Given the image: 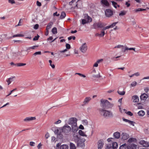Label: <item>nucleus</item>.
Instances as JSON below:
<instances>
[{"mask_svg": "<svg viewBox=\"0 0 149 149\" xmlns=\"http://www.w3.org/2000/svg\"><path fill=\"white\" fill-rule=\"evenodd\" d=\"M74 139L77 143V145L78 146L81 148H84L85 146L84 142L86 140L83 138H81V137L77 135H74L73 136Z\"/></svg>", "mask_w": 149, "mask_h": 149, "instance_id": "1", "label": "nucleus"}, {"mask_svg": "<svg viewBox=\"0 0 149 149\" xmlns=\"http://www.w3.org/2000/svg\"><path fill=\"white\" fill-rule=\"evenodd\" d=\"M100 106L104 109L111 108L113 106V104L110 103L107 100L101 99Z\"/></svg>", "mask_w": 149, "mask_h": 149, "instance_id": "2", "label": "nucleus"}, {"mask_svg": "<svg viewBox=\"0 0 149 149\" xmlns=\"http://www.w3.org/2000/svg\"><path fill=\"white\" fill-rule=\"evenodd\" d=\"M99 111L103 113V116L105 118L111 117L113 116L112 113L111 111H107L102 109H100Z\"/></svg>", "mask_w": 149, "mask_h": 149, "instance_id": "3", "label": "nucleus"}, {"mask_svg": "<svg viewBox=\"0 0 149 149\" xmlns=\"http://www.w3.org/2000/svg\"><path fill=\"white\" fill-rule=\"evenodd\" d=\"M62 132L66 135L68 134L71 131V127L67 124L61 127Z\"/></svg>", "mask_w": 149, "mask_h": 149, "instance_id": "4", "label": "nucleus"}, {"mask_svg": "<svg viewBox=\"0 0 149 149\" xmlns=\"http://www.w3.org/2000/svg\"><path fill=\"white\" fill-rule=\"evenodd\" d=\"M105 25L104 24L101 22H95L93 25V28L95 29H97L98 28H102Z\"/></svg>", "mask_w": 149, "mask_h": 149, "instance_id": "5", "label": "nucleus"}, {"mask_svg": "<svg viewBox=\"0 0 149 149\" xmlns=\"http://www.w3.org/2000/svg\"><path fill=\"white\" fill-rule=\"evenodd\" d=\"M77 120L75 118H70L68 120V123L71 126L77 124Z\"/></svg>", "mask_w": 149, "mask_h": 149, "instance_id": "6", "label": "nucleus"}, {"mask_svg": "<svg viewBox=\"0 0 149 149\" xmlns=\"http://www.w3.org/2000/svg\"><path fill=\"white\" fill-rule=\"evenodd\" d=\"M61 127L58 128L57 127H54L52 128V130L54 131L55 134L58 135H60L62 132Z\"/></svg>", "mask_w": 149, "mask_h": 149, "instance_id": "7", "label": "nucleus"}, {"mask_svg": "<svg viewBox=\"0 0 149 149\" xmlns=\"http://www.w3.org/2000/svg\"><path fill=\"white\" fill-rule=\"evenodd\" d=\"M80 50L83 53H85L87 49V46L86 43L83 44L79 48Z\"/></svg>", "mask_w": 149, "mask_h": 149, "instance_id": "8", "label": "nucleus"}, {"mask_svg": "<svg viewBox=\"0 0 149 149\" xmlns=\"http://www.w3.org/2000/svg\"><path fill=\"white\" fill-rule=\"evenodd\" d=\"M105 14L107 17H109L113 14V12L112 10L108 9L105 11Z\"/></svg>", "mask_w": 149, "mask_h": 149, "instance_id": "9", "label": "nucleus"}, {"mask_svg": "<svg viewBox=\"0 0 149 149\" xmlns=\"http://www.w3.org/2000/svg\"><path fill=\"white\" fill-rule=\"evenodd\" d=\"M139 143L144 147H148L149 146V144L148 142L144 140H141L139 142Z\"/></svg>", "mask_w": 149, "mask_h": 149, "instance_id": "10", "label": "nucleus"}, {"mask_svg": "<svg viewBox=\"0 0 149 149\" xmlns=\"http://www.w3.org/2000/svg\"><path fill=\"white\" fill-rule=\"evenodd\" d=\"M101 4L104 7H108L109 5V3L107 0H101Z\"/></svg>", "mask_w": 149, "mask_h": 149, "instance_id": "11", "label": "nucleus"}, {"mask_svg": "<svg viewBox=\"0 0 149 149\" xmlns=\"http://www.w3.org/2000/svg\"><path fill=\"white\" fill-rule=\"evenodd\" d=\"M122 139L124 140H126L128 139L130 137L129 135L126 133L123 132L121 134Z\"/></svg>", "mask_w": 149, "mask_h": 149, "instance_id": "12", "label": "nucleus"}, {"mask_svg": "<svg viewBox=\"0 0 149 149\" xmlns=\"http://www.w3.org/2000/svg\"><path fill=\"white\" fill-rule=\"evenodd\" d=\"M71 126V131L72 130V132L73 133H75L77 132L78 130V128L77 126V124L76 125H72Z\"/></svg>", "mask_w": 149, "mask_h": 149, "instance_id": "13", "label": "nucleus"}, {"mask_svg": "<svg viewBox=\"0 0 149 149\" xmlns=\"http://www.w3.org/2000/svg\"><path fill=\"white\" fill-rule=\"evenodd\" d=\"M137 146L134 144H129L128 146H127V149H136Z\"/></svg>", "mask_w": 149, "mask_h": 149, "instance_id": "14", "label": "nucleus"}, {"mask_svg": "<svg viewBox=\"0 0 149 149\" xmlns=\"http://www.w3.org/2000/svg\"><path fill=\"white\" fill-rule=\"evenodd\" d=\"M104 144L103 141L102 140H99L98 142V149H101L102 148Z\"/></svg>", "mask_w": 149, "mask_h": 149, "instance_id": "15", "label": "nucleus"}, {"mask_svg": "<svg viewBox=\"0 0 149 149\" xmlns=\"http://www.w3.org/2000/svg\"><path fill=\"white\" fill-rule=\"evenodd\" d=\"M77 7V8H81L82 7V2L81 0H78L77 2L76 6L74 7V9Z\"/></svg>", "mask_w": 149, "mask_h": 149, "instance_id": "16", "label": "nucleus"}, {"mask_svg": "<svg viewBox=\"0 0 149 149\" xmlns=\"http://www.w3.org/2000/svg\"><path fill=\"white\" fill-rule=\"evenodd\" d=\"M65 46L66 49H65L63 50H61L59 51V52L60 53H64L65 52H67L68 50L67 49H69L71 48V46L68 43H66V44Z\"/></svg>", "mask_w": 149, "mask_h": 149, "instance_id": "17", "label": "nucleus"}, {"mask_svg": "<svg viewBox=\"0 0 149 149\" xmlns=\"http://www.w3.org/2000/svg\"><path fill=\"white\" fill-rule=\"evenodd\" d=\"M132 99L134 102H138L139 101V97L137 95H135L132 96Z\"/></svg>", "mask_w": 149, "mask_h": 149, "instance_id": "18", "label": "nucleus"}, {"mask_svg": "<svg viewBox=\"0 0 149 149\" xmlns=\"http://www.w3.org/2000/svg\"><path fill=\"white\" fill-rule=\"evenodd\" d=\"M15 78V77H10L7 79L6 80V81L8 83V85H9L11 82L13 81L14 79Z\"/></svg>", "mask_w": 149, "mask_h": 149, "instance_id": "19", "label": "nucleus"}, {"mask_svg": "<svg viewBox=\"0 0 149 149\" xmlns=\"http://www.w3.org/2000/svg\"><path fill=\"white\" fill-rule=\"evenodd\" d=\"M148 97V96L147 94L145 93H144L141 94L140 96V97L141 100H146Z\"/></svg>", "mask_w": 149, "mask_h": 149, "instance_id": "20", "label": "nucleus"}, {"mask_svg": "<svg viewBox=\"0 0 149 149\" xmlns=\"http://www.w3.org/2000/svg\"><path fill=\"white\" fill-rule=\"evenodd\" d=\"M122 119L123 121L128 123L130 124L131 125H132L133 126H134V123L133 121H131L128 119H127L123 118Z\"/></svg>", "mask_w": 149, "mask_h": 149, "instance_id": "21", "label": "nucleus"}, {"mask_svg": "<svg viewBox=\"0 0 149 149\" xmlns=\"http://www.w3.org/2000/svg\"><path fill=\"white\" fill-rule=\"evenodd\" d=\"M36 118L35 117H27L24 119V121L25 122H29L31 120H35Z\"/></svg>", "mask_w": 149, "mask_h": 149, "instance_id": "22", "label": "nucleus"}, {"mask_svg": "<svg viewBox=\"0 0 149 149\" xmlns=\"http://www.w3.org/2000/svg\"><path fill=\"white\" fill-rule=\"evenodd\" d=\"M53 24V23L52 22H50L48 24L46 28V30L47 31H48L52 27Z\"/></svg>", "mask_w": 149, "mask_h": 149, "instance_id": "23", "label": "nucleus"}, {"mask_svg": "<svg viewBox=\"0 0 149 149\" xmlns=\"http://www.w3.org/2000/svg\"><path fill=\"white\" fill-rule=\"evenodd\" d=\"M114 137L116 139H119L120 136V133L118 132H115L113 134Z\"/></svg>", "mask_w": 149, "mask_h": 149, "instance_id": "24", "label": "nucleus"}, {"mask_svg": "<svg viewBox=\"0 0 149 149\" xmlns=\"http://www.w3.org/2000/svg\"><path fill=\"white\" fill-rule=\"evenodd\" d=\"M91 98L90 97H87L85 98L83 102L84 104L88 103L89 101L91 100Z\"/></svg>", "mask_w": 149, "mask_h": 149, "instance_id": "25", "label": "nucleus"}, {"mask_svg": "<svg viewBox=\"0 0 149 149\" xmlns=\"http://www.w3.org/2000/svg\"><path fill=\"white\" fill-rule=\"evenodd\" d=\"M68 146L67 144H63L60 146V149H68Z\"/></svg>", "mask_w": 149, "mask_h": 149, "instance_id": "26", "label": "nucleus"}, {"mask_svg": "<svg viewBox=\"0 0 149 149\" xmlns=\"http://www.w3.org/2000/svg\"><path fill=\"white\" fill-rule=\"evenodd\" d=\"M79 134L81 136H87V135L85 134L84 132L81 130H79L78 132Z\"/></svg>", "mask_w": 149, "mask_h": 149, "instance_id": "27", "label": "nucleus"}, {"mask_svg": "<svg viewBox=\"0 0 149 149\" xmlns=\"http://www.w3.org/2000/svg\"><path fill=\"white\" fill-rule=\"evenodd\" d=\"M145 112L143 110H141L138 113V115L141 116H143L145 114Z\"/></svg>", "mask_w": 149, "mask_h": 149, "instance_id": "28", "label": "nucleus"}, {"mask_svg": "<svg viewBox=\"0 0 149 149\" xmlns=\"http://www.w3.org/2000/svg\"><path fill=\"white\" fill-rule=\"evenodd\" d=\"M118 147L117 143L116 142H113L112 144V148L113 149H116Z\"/></svg>", "mask_w": 149, "mask_h": 149, "instance_id": "29", "label": "nucleus"}, {"mask_svg": "<svg viewBox=\"0 0 149 149\" xmlns=\"http://www.w3.org/2000/svg\"><path fill=\"white\" fill-rule=\"evenodd\" d=\"M136 139L133 137L130 138L128 140V142L129 143H132L133 142H136Z\"/></svg>", "mask_w": 149, "mask_h": 149, "instance_id": "30", "label": "nucleus"}, {"mask_svg": "<svg viewBox=\"0 0 149 149\" xmlns=\"http://www.w3.org/2000/svg\"><path fill=\"white\" fill-rule=\"evenodd\" d=\"M111 3H112V4L113 6V7L115 8H116L117 7V6L119 7H120V6L119 5H118L117 3L116 2H114V1H111Z\"/></svg>", "mask_w": 149, "mask_h": 149, "instance_id": "31", "label": "nucleus"}, {"mask_svg": "<svg viewBox=\"0 0 149 149\" xmlns=\"http://www.w3.org/2000/svg\"><path fill=\"white\" fill-rule=\"evenodd\" d=\"M70 149H76L75 145L72 143H70Z\"/></svg>", "mask_w": 149, "mask_h": 149, "instance_id": "32", "label": "nucleus"}, {"mask_svg": "<svg viewBox=\"0 0 149 149\" xmlns=\"http://www.w3.org/2000/svg\"><path fill=\"white\" fill-rule=\"evenodd\" d=\"M66 16V14L64 12H63L61 13L60 18L61 19H64Z\"/></svg>", "mask_w": 149, "mask_h": 149, "instance_id": "33", "label": "nucleus"}, {"mask_svg": "<svg viewBox=\"0 0 149 149\" xmlns=\"http://www.w3.org/2000/svg\"><path fill=\"white\" fill-rule=\"evenodd\" d=\"M134 50L135 52H136V51L135 50V48H128L127 47H125V51L126 50Z\"/></svg>", "mask_w": 149, "mask_h": 149, "instance_id": "34", "label": "nucleus"}, {"mask_svg": "<svg viewBox=\"0 0 149 149\" xmlns=\"http://www.w3.org/2000/svg\"><path fill=\"white\" fill-rule=\"evenodd\" d=\"M52 32L53 34H55L57 33V28L56 27H54L52 29Z\"/></svg>", "mask_w": 149, "mask_h": 149, "instance_id": "35", "label": "nucleus"}, {"mask_svg": "<svg viewBox=\"0 0 149 149\" xmlns=\"http://www.w3.org/2000/svg\"><path fill=\"white\" fill-rule=\"evenodd\" d=\"M127 13V11H122L120 12V13L119 14L120 16H123L125 15Z\"/></svg>", "mask_w": 149, "mask_h": 149, "instance_id": "36", "label": "nucleus"}, {"mask_svg": "<svg viewBox=\"0 0 149 149\" xmlns=\"http://www.w3.org/2000/svg\"><path fill=\"white\" fill-rule=\"evenodd\" d=\"M82 123L84 125L87 126L88 125V122L87 120H82Z\"/></svg>", "mask_w": 149, "mask_h": 149, "instance_id": "37", "label": "nucleus"}, {"mask_svg": "<svg viewBox=\"0 0 149 149\" xmlns=\"http://www.w3.org/2000/svg\"><path fill=\"white\" fill-rule=\"evenodd\" d=\"M126 148L127 145L126 143H124L120 146L119 149H126Z\"/></svg>", "mask_w": 149, "mask_h": 149, "instance_id": "38", "label": "nucleus"}, {"mask_svg": "<svg viewBox=\"0 0 149 149\" xmlns=\"http://www.w3.org/2000/svg\"><path fill=\"white\" fill-rule=\"evenodd\" d=\"M100 37H103L104 35L105 34V31L104 30H103V29H102V30L101 31L100 33Z\"/></svg>", "mask_w": 149, "mask_h": 149, "instance_id": "39", "label": "nucleus"}, {"mask_svg": "<svg viewBox=\"0 0 149 149\" xmlns=\"http://www.w3.org/2000/svg\"><path fill=\"white\" fill-rule=\"evenodd\" d=\"M24 36V35H23V34H16V35H14L12 37H11V38H15V37H23Z\"/></svg>", "mask_w": 149, "mask_h": 149, "instance_id": "40", "label": "nucleus"}, {"mask_svg": "<svg viewBox=\"0 0 149 149\" xmlns=\"http://www.w3.org/2000/svg\"><path fill=\"white\" fill-rule=\"evenodd\" d=\"M146 10V9L138 8L136 9L135 10V11L136 12H139V11H144V10Z\"/></svg>", "mask_w": 149, "mask_h": 149, "instance_id": "41", "label": "nucleus"}, {"mask_svg": "<svg viewBox=\"0 0 149 149\" xmlns=\"http://www.w3.org/2000/svg\"><path fill=\"white\" fill-rule=\"evenodd\" d=\"M137 82L135 81H133L132 83L130 85V87H133L135 86L137 84Z\"/></svg>", "mask_w": 149, "mask_h": 149, "instance_id": "42", "label": "nucleus"}, {"mask_svg": "<svg viewBox=\"0 0 149 149\" xmlns=\"http://www.w3.org/2000/svg\"><path fill=\"white\" fill-rule=\"evenodd\" d=\"M86 19H87V22H91L92 21V18L88 15H87Z\"/></svg>", "mask_w": 149, "mask_h": 149, "instance_id": "43", "label": "nucleus"}, {"mask_svg": "<svg viewBox=\"0 0 149 149\" xmlns=\"http://www.w3.org/2000/svg\"><path fill=\"white\" fill-rule=\"evenodd\" d=\"M112 148L111 147V144L109 143L107 144L106 146V149H111Z\"/></svg>", "mask_w": 149, "mask_h": 149, "instance_id": "44", "label": "nucleus"}, {"mask_svg": "<svg viewBox=\"0 0 149 149\" xmlns=\"http://www.w3.org/2000/svg\"><path fill=\"white\" fill-rule=\"evenodd\" d=\"M26 65V63H19L17 64V66L18 67L23 66Z\"/></svg>", "mask_w": 149, "mask_h": 149, "instance_id": "45", "label": "nucleus"}, {"mask_svg": "<svg viewBox=\"0 0 149 149\" xmlns=\"http://www.w3.org/2000/svg\"><path fill=\"white\" fill-rule=\"evenodd\" d=\"M118 93L120 95H125V91H118Z\"/></svg>", "mask_w": 149, "mask_h": 149, "instance_id": "46", "label": "nucleus"}, {"mask_svg": "<svg viewBox=\"0 0 149 149\" xmlns=\"http://www.w3.org/2000/svg\"><path fill=\"white\" fill-rule=\"evenodd\" d=\"M41 52L40 51L37 52H35L33 54V55L34 56H36L37 55H41Z\"/></svg>", "mask_w": 149, "mask_h": 149, "instance_id": "47", "label": "nucleus"}, {"mask_svg": "<svg viewBox=\"0 0 149 149\" xmlns=\"http://www.w3.org/2000/svg\"><path fill=\"white\" fill-rule=\"evenodd\" d=\"M17 90V88H15V89H13V90H12L8 94V95H7L6 96V97H8V96H9V95H10L11 93L13 92L14 91H16V90Z\"/></svg>", "mask_w": 149, "mask_h": 149, "instance_id": "48", "label": "nucleus"}, {"mask_svg": "<svg viewBox=\"0 0 149 149\" xmlns=\"http://www.w3.org/2000/svg\"><path fill=\"white\" fill-rule=\"evenodd\" d=\"M75 74H78V75H79L80 76L83 77L84 78H85L86 77V76L85 75L81 74L80 73H76Z\"/></svg>", "mask_w": 149, "mask_h": 149, "instance_id": "49", "label": "nucleus"}, {"mask_svg": "<svg viewBox=\"0 0 149 149\" xmlns=\"http://www.w3.org/2000/svg\"><path fill=\"white\" fill-rule=\"evenodd\" d=\"M118 23V22H114L111 25H109V26L110 27V28H113V27L114 26Z\"/></svg>", "mask_w": 149, "mask_h": 149, "instance_id": "50", "label": "nucleus"}, {"mask_svg": "<svg viewBox=\"0 0 149 149\" xmlns=\"http://www.w3.org/2000/svg\"><path fill=\"white\" fill-rule=\"evenodd\" d=\"M39 36H38V35H37V36H35L33 38V40L36 41V40H38L39 38Z\"/></svg>", "mask_w": 149, "mask_h": 149, "instance_id": "51", "label": "nucleus"}, {"mask_svg": "<svg viewBox=\"0 0 149 149\" xmlns=\"http://www.w3.org/2000/svg\"><path fill=\"white\" fill-rule=\"evenodd\" d=\"M110 28V27L109 26H107L105 27H104L102 28V29H103V30L105 31V30L108 29L109 28Z\"/></svg>", "mask_w": 149, "mask_h": 149, "instance_id": "52", "label": "nucleus"}, {"mask_svg": "<svg viewBox=\"0 0 149 149\" xmlns=\"http://www.w3.org/2000/svg\"><path fill=\"white\" fill-rule=\"evenodd\" d=\"M51 141L52 142H55L56 141V138L54 136L52 137Z\"/></svg>", "mask_w": 149, "mask_h": 149, "instance_id": "53", "label": "nucleus"}, {"mask_svg": "<svg viewBox=\"0 0 149 149\" xmlns=\"http://www.w3.org/2000/svg\"><path fill=\"white\" fill-rule=\"evenodd\" d=\"M29 144L31 146H34L35 145V143L33 141H31L30 142Z\"/></svg>", "mask_w": 149, "mask_h": 149, "instance_id": "54", "label": "nucleus"}, {"mask_svg": "<svg viewBox=\"0 0 149 149\" xmlns=\"http://www.w3.org/2000/svg\"><path fill=\"white\" fill-rule=\"evenodd\" d=\"M8 2L9 3L12 4L15 3V2L14 0H8Z\"/></svg>", "mask_w": 149, "mask_h": 149, "instance_id": "55", "label": "nucleus"}, {"mask_svg": "<svg viewBox=\"0 0 149 149\" xmlns=\"http://www.w3.org/2000/svg\"><path fill=\"white\" fill-rule=\"evenodd\" d=\"M126 113L128 115L130 116H133V114L132 113L131 111H128Z\"/></svg>", "mask_w": 149, "mask_h": 149, "instance_id": "56", "label": "nucleus"}, {"mask_svg": "<svg viewBox=\"0 0 149 149\" xmlns=\"http://www.w3.org/2000/svg\"><path fill=\"white\" fill-rule=\"evenodd\" d=\"M62 54L61 55V56L62 57H65L66 56H69L70 55L69 54H64L63 53H62Z\"/></svg>", "mask_w": 149, "mask_h": 149, "instance_id": "57", "label": "nucleus"}, {"mask_svg": "<svg viewBox=\"0 0 149 149\" xmlns=\"http://www.w3.org/2000/svg\"><path fill=\"white\" fill-rule=\"evenodd\" d=\"M87 22L86 20L85 19H82V24H84Z\"/></svg>", "mask_w": 149, "mask_h": 149, "instance_id": "58", "label": "nucleus"}, {"mask_svg": "<svg viewBox=\"0 0 149 149\" xmlns=\"http://www.w3.org/2000/svg\"><path fill=\"white\" fill-rule=\"evenodd\" d=\"M38 27H39L38 24H36L34 25V26L33 27V28L34 29H38Z\"/></svg>", "mask_w": 149, "mask_h": 149, "instance_id": "59", "label": "nucleus"}, {"mask_svg": "<svg viewBox=\"0 0 149 149\" xmlns=\"http://www.w3.org/2000/svg\"><path fill=\"white\" fill-rule=\"evenodd\" d=\"M103 59H98V60L96 62L98 63H100L101 62H102L103 61Z\"/></svg>", "mask_w": 149, "mask_h": 149, "instance_id": "60", "label": "nucleus"}, {"mask_svg": "<svg viewBox=\"0 0 149 149\" xmlns=\"http://www.w3.org/2000/svg\"><path fill=\"white\" fill-rule=\"evenodd\" d=\"M37 5L38 6H40L42 4L40 2H39L38 1H37L36 2Z\"/></svg>", "mask_w": 149, "mask_h": 149, "instance_id": "61", "label": "nucleus"}, {"mask_svg": "<svg viewBox=\"0 0 149 149\" xmlns=\"http://www.w3.org/2000/svg\"><path fill=\"white\" fill-rule=\"evenodd\" d=\"M42 146V145L41 144V143H39L37 146L38 149H41V146Z\"/></svg>", "mask_w": 149, "mask_h": 149, "instance_id": "62", "label": "nucleus"}, {"mask_svg": "<svg viewBox=\"0 0 149 149\" xmlns=\"http://www.w3.org/2000/svg\"><path fill=\"white\" fill-rule=\"evenodd\" d=\"M134 75L136 76H138L140 75V74L139 72H136L134 74Z\"/></svg>", "mask_w": 149, "mask_h": 149, "instance_id": "63", "label": "nucleus"}, {"mask_svg": "<svg viewBox=\"0 0 149 149\" xmlns=\"http://www.w3.org/2000/svg\"><path fill=\"white\" fill-rule=\"evenodd\" d=\"M61 120H58L57 121H56L55 123V124H59V123H61Z\"/></svg>", "mask_w": 149, "mask_h": 149, "instance_id": "64", "label": "nucleus"}]
</instances>
